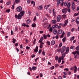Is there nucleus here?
Masks as SVG:
<instances>
[{
	"instance_id": "obj_1",
	"label": "nucleus",
	"mask_w": 79,
	"mask_h": 79,
	"mask_svg": "<svg viewBox=\"0 0 79 79\" xmlns=\"http://www.w3.org/2000/svg\"><path fill=\"white\" fill-rule=\"evenodd\" d=\"M58 27V25L55 24L52 26L51 27V24H49V27H47V29H48V31L50 32H52L53 29H55Z\"/></svg>"
},
{
	"instance_id": "obj_2",
	"label": "nucleus",
	"mask_w": 79,
	"mask_h": 79,
	"mask_svg": "<svg viewBox=\"0 0 79 79\" xmlns=\"http://www.w3.org/2000/svg\"><path fill=\"white\" fill-rule=\"evenodd\" d=\"M22 16H23L19 14L18 15H15V18H17L18 19H21L22 18Z\"/></svg>"
},
{
	"instance_id": "obj_3",
	"label": "nucleus",
	"mask_w": 79,
	"mask_h": 79,
	"mask_svg": "<svg viewBox=\"0 0 79 79\" xmlns=\"http://www.w3.org/2000/svg\"><path fill=\"white\" fill-rule=\"evenodd\" d=\"M22 10V7L20 6H19L16 8V10L18 12H21Z\"/></svg>"
},
{
	"instance_id": "obj_4",
	"label": "nucleus",
	"mask_w": 79,
	"mask_h": 79,
	"mask_svg": "<svg viewBox=\"0 0 79 79\" xmlns=\"http://www.w3.org/2000/svg\"><path fill=\"white\" fill-rule=\"evenodd\" d=\"M61 16L60 15H59L57 16V23H59L60 21V20H61Z\"/></svg>"
},
{
	"instance_id": "obj_5",
	"label": "nucleus",
	"mask_w": 79,
	"mask_h": 79,
	"mask_svg": "<svg viewBox=\"0 0 79 79\" xmlns=\"http://www.w3.org/2000/svg\"><path fill=\"white\" fill-rule=\"evenodd\" d=\"M68 19H67L64 22V24H62V26L63 27L66 26V25L68 24Z\"/></svg>"
},
{
	"instance_id": "obj_6",
	"label": "nucleus",
	"mask_w": 79,
	"mask_h": 79,
	"mask_svg": "<svg viewBox=\"0 0 79 79\" xmlns=\"http://www.w3.org/2000/svg\"><path fill=\"white\" fill-rule=\"evenodd\" d=\"M61 49V53H63L64 52H65V50H66V47L64 46L62 47V48Z\"/></svg>"
},
{
	"instance_id": "obj_7",
	"label": "nucleus",
	"mask_w": 79,
	"mask_h": 79,
	"mask_svg": "<svg viewBox=\"0 0 79 79\" xmlns=\"http://www.w3.org/2000/svg\"><path fill=\"white\" fill-rule=\"evenodd\" d=\"M43 8V7L42 5H41L40 6H38L37 7V9L38 10H42Z\"/></svg>"
},
{
	"instance_id": "obj_8",
	"label": "nucleus",
	"mask_w": 79,
	"mask_h": 79,
	"mask_svg": "<svg viewBox=\"0 0 79 79\" xmlns=\"http://www.w3.org/2000/svg\"><path fill=\"white\" fill-rule=\"evenodd\" d=\"M62 11L63 13H65L67 11V9L65 8L64 9H63L62 10Z\"/></svg>"
},
{
	"instance_id": "obj_9",
	"label": "nucleus",
	"mask_w": 79,
	"mask_h": 79,
	"mask_svg": "<svg viewBox=\"0 0 79 79\" xmlns=\"http://www.w3.org/2000/svg\"><path fill=\"white\" fill-rule=\"evenodd\" d=\"M49 6H50V4L48 5H46L44 7V8L45 10H47L48 9L49 7Z\"/></svg>"
},
{
	"instance_id": "obj_10",
	"label": "nucleus",
	"mask_w": 79,
	"mask_h": 79,
	"mask_svg": "<svg viewBox=\"0 0 79 79\" xmlns=\"http://www.w3.org/2000/svg\"><path fill=\"white\" fill-rule=\"evenodd\" d=\"M76 23L77 24H79V17H77L76 19Z\"/></svg>"
},
{
	"instance_id": "obj_11",
	"label": "nucleus",
	"mask_w": 79,
	"mask_h": 79,
	"mask_svg": "<svg viewBox=\"0 0 79 79\" xmlns=\"http://www.w3.org/2000/svg\"><path fill=\"white\" fill-rule=\"evenodd\" d=\"M77 67H76V66H74V73H76V72H77Z\"/></svg>"
},
{
	"instance_id": "obj_12",
	"label": "nucleus",
	"mask_w": 79,
	"mask_h": 79,
	"mask_svg": "<svg viewBox=\"0 0 79 79\" xmlns=\"http://www.w3.org/2000/svg\"><path fill=\"white\" fill-rule=\"evenodd\" d=\"M19 14L23 16L24 15V10H22L20 12V13H19Z\"/></svg>"
},
{
	"instance_id": "obj_13",
	"label": "nucleus",
	"mask_w": 79,
	"mask_h": 79,
	"mask_svg": "<svg viewBox=\"0 0 79 79\" xmlns=\"http://www.w3.org/2000/svg\"><path fill=\"white\" fill-rule=\"evenodd\" d=\"M69 47H68L66 49V53L67 54L69 52Z\"/></svg>"
},
{
	"instance_id": "obj_14",
	"label": "nucleus",
	"mask_w": 79,
	"mask_h": 79,
	"mask_svg": "<svg viewBox=\"0 0 79 79\" xmlns=\"http://www.w3.org/2000/svg\"><path fill=\"white\" fill-rule=\"evenodd\" d=\"M62 32H63V31L61 30H59L58 31V34H62Z\"/></svg>"
},
{
	"instance_id": "obj_15",
	"label": "nucleus",
	"mask_w": 79,
	"mask_h": 79,
	"mask_svg": "<svg viewBox=\"0 0 79 79\" xmlns=\"http://www.w3.org/2000/svg\"><path fill=\"white\" fill-rule=\"evenodd\" d=\"M35 52H38V46H36L34 50Z\"/></svg>"
},
{
	"instance_id": "obj_16",
	"label": "nucleus",
	"mask_w": 79,
	"mask_h": 79,
	"mask_svg": "<svg viewBox=\"0 0 79 79\" xmlns=\"http://www.w3.org/2000/svg\"><path fill=\"white\" fill-rule=\"evenodd\" d=\"M52 22L54 24H56V21L55 19H54L52 20Z\"/></svg>"
},
{
	"instance_id": "obj_17",
	"label": "nucleus",
	"mask_w": 79,
	"mask_h": 79,
	"mask_svg": "<svg viewBox=\"0 0 79 79\" xmlns=\"http://www.w3.org/2000/svg\"><path fill=\"white\" fill-rule=\"evenodd\" d=\"M26 23L27 24H29L31 23V20L29 19H27L26 21Z\"/></svg>"
},
{
	"instance_id": "obj_18",
	"label": "nucleus",
	"mask_w": 79,
	"mask_h": 79,
	"mask_svg": "<svg viewBox=\"0 0 79 79\" xmlns=\"http://www.w3.org/2000/svg\"><path fill=\"white\" fill-rule=\"evenodd\" d=\"M44 27H48V26H49V24L48 25L47 23H46L44 25Z\"/></svg>"
},
{
	"instance_id": "obj_19",
	"label": "nucleus",
	"mask_w": 79,
	"mask_h": 79,
	"mask_svg": "<svg viewBox=\"0 0 79 79\" xmlns=\"http://www.w3.org/2000/svg\"><path fill=\"white\" fill-rule=\"evenodd\" d=\"M55 44V42L54 41H52L51 42V44L52 45H54Z\"/></svg>"
},
{
	"instance_id": "obj_20",
	"label": "nucleus",
	"mask_w": 79,
	"mask_h": 79,
	"mask_svg": "<svg viewBox=\"0 0 79 79\" xmlns=\"http://www.w3.org/2000/svg\"><path fill=\"white\" fill-rule=\"evenodd\" d=\"M70 48L72 50H74V49L75 48V46H72L70 47Z\"/></svg>"
},
{
	"instance_id": "obj_21",
	"label": "nucleus",
	"mask_w": 79,
	"mask_h": 79,
	"mask_svg": "<svg viewBox=\"0 0 79 79\" xmlns=\"http://www.w3.org/2000/svg\"><path fill=\"white\" fill-rule=\"evenodd\" d=\"M57 32V31L56 30V29L54 30L53 31V34H56Z\"/></svg>"
},
{
	"instance_id": "obj_22",
	"label": "nucleus",
	"mask_w": 79,
	"mask_h": 79,
	"mask_svg": "<svg viewBox=\"0 0 79 79\" xmlns=\"http://www.w3.org/2000/svg\"><path fill=\"white\" fill-rule=\"evenodd\" d=\"M31 26L32 27H35L36 26V24L35 23H33L31 25Z\"/></svg>"
},
{
	"instance_id": "obj_23",
	"label": "nucleus",
	"mask_w": 79,
	"mask_h": 79,
	"mask_svg": "<svg viewBox=\"0 0 79 79\" xmlns=\"http://www.w3.org/2000/svg\"><path fill=\"white\" fill-rule=\"evenodd\" d=\"M31 68L32 70H33V71H34L35 70H36V67L33 66Z\"/></svg>"
},
{
	"instance_id": "obj_24",
	"label": "nucleus",
	"mask_w": 79,
	"mask_h": 79,
	"mask_svg": "<svg viewBox=\"0 0 79 79\" xmlns=\"http://www.w3.org/2000/svg\"><path fill=\"white\" fill-rule=\"evenodd\" d=\"M71 35V32H69L67 33V37H69L70 35Z\"/></svg>"
},
{
	"instance_id": "obj_25",
	"label": "nucleus",
	"mask_w": 79,
	"mask_h": 79,
	"mask_svg": "<svg viewBox=\"0 0 79 79\" xmlns=\"http://www.w3.org/2000/svg\"><path fill=\"white\" fill-rule=\"evenodd\" d=\"M61 57H60L59 58V59L58 60V63H61Z\"/></svg>"
},
{
	"instance_id": "obj_26",
	"label": "nucleus",
	"mask_w": 79,
	"mask_h": 79,
	"mask_svg": "<svg viewBox=\"0 0 79 79\" xmlns=\"http://www.w3.org/2000/svg\"><path fill=\"white\" fill-rule=\"evenodd\" d=\"M64 32L63 31L62 35L60 36V38H63V35H64Z\"/></svg>"
},
{
	"instance_id": "obj_27",
	"label": "nucleus",
	"mask_w": 79,
	"mask_h": 79,
	"mask_svg": "<svg viewBox=\"0 0 79 79\" xmlns=\"http://www.w3.org/2000/svg\"><path fill=\"white\" fill-rule=\"evenodd\" d=\"M42 54L43 56H45V51L43 50L42 51Z\"/></svg>"
},
{
	"instance_id": "obj_28",
	"label": "nucleus",
	"mask_w": 79,
	"mask_h": 79,
	"mask_svg": "<svg viewBox=\"0 0 79 79\" xmlns=\"http://www.w3.org/2000/svg\"><path fill=\"white\" fill-rule=\"evenodd\" d=\"M12 42H13V44H15V42H16V39L14 38L12 39Z\"/></svg>"
},
{
	"instance_id": "obj_29",
	"label": "nucleus",
	"mask_w": 79,
	"mask_h": 79,
	"mask_svg": "<svg viewBox=\"0 0 79 79\" xmlns=\"http://www.w3.org/2000/svg\"><path fill=\"white\" fill-rule=\"evenodd\" d=\"M15 2L16 3H19V2H20V0H15Z\"/></svg>"
},
{
	"instance_id": "obj_30",
	"label": "nucleus",
	"mask_w": 79,
	"mask_h": 79,
	"mask_svg": "<svg viewBox=\"0 0 79 79\" xmlns=\"http://www.w3.org/2000/svg\"><path fill=\"white\" fill-rule=\"evenodd\" d=\"M70 6H71V4L69 2L67 4V6L68 8H69L70 7Z\"/></svg>"
},
{
	"instance_id": "obj_31",
	"label": "nucleus",
	"mask_w": 79,
	"mask_h": 79,
	"mask_svg": "<svg viewBox=\"0 0 79 79\" xmlns=\"http://www.w3.org/2000/svg\"><path fill=\"white\" fill-rule=\"evenodd\" d=\"M54 68H55V67L54 66H52V67H51L50 68V69H51V70L54 69Z\"/></svg>"
},
{
	"instance_id": "obj_32",
	"label": "nucleus",
	"mask_w": 79,
	"mask_h": 79,
	"mask_svg": "<svg viewBox=\"0 0 79 79\" xmlns=\"http://www.w3.org/2000/svg\"><path fill=\"white\" fill-rule=\"evenodd\" d=\"M62 17L64 19L66 18V16L65 15H62Z\"/></svg>"
},
{
	"instance_id": "obj_33",
	"label": "nucleus",
	"mask_w": 79,
	"mask_h": 79,
	"mask_svg": "<svg viewBox=\"0 0 79 79\" xmlns=\"http://www.w3.org/2000/svg\"><path fill=\"white\" fill-rule=\"evenodd\" d=\"M63 73L64 75H65V76H67V75H68V73L65 72H63Z\"/></svg>"
},
{
	"instance_id": "obj_34",
	"label": "nucleus",
	"mask_w": 79,
	"mask_h": 79,
	"mask_svg": "<svg viewBox=\"0 0 79 79\" xmlns=\"http://www.w3.org/2000/svg\"><path fill=\"white\" fill-rule=\"evenodd\" d=\"M43 37L45 39H47V35L45 34L43 35Z\"/></svg>"
},
{
	"instance_id": "obj_35",
	"label": "nucleus",
	"mask_w": 79,
	"mask_h": 79,
	"mask_svg": "<svg viewBox=\"0 0 79 79\" xmlns=\"http://www.w3.org/2000/svg\"><path fill=\"white\" fill-rule=\"evenodd\" d=\"M72 5H73V6H74L75 5V4H76L75 3V2H74V1H72Z\"/></svg>"
},
{
	"instance_id": "obj_36",
	"label": "nucleus",
	"mask_w": 79,
	"mask_h": 79,
	"mask_svg": "<svg viewBox=\"0 0 79 79\" xmlns=\"http://www.w3.org/2000/svg\"><path fill=\"white\" fill-rule=\"evenodd\" d=\"M76 49L77 50H79V45L77 46L76 47Z\"/></svg>"
},
{
	"instance_id": "obj_37",
	"label": "nucleus",
	"mask_w": 79,
	"mask_h": 79,
	"mask_svg": "<svg viewBox=\"0 0 79 79\" xmlns=\"http://www.w3.org/2000/svg\"><path fill=\"white\" fill-rule=\"evenodd\" d=\"M36 41V39H34V41H33V45L35 44V42Z\"/></svg>"
},
{
	"instance_id": "obj_38",
	"label": "nucleus",
	"mask_w": 79,
	"mask_h": 79,
	"mask_svg": "<svg viewBox=\"0 0 79 79\" xmlns=\"http://www.w3.org/2000/svg\"><path fill=\"white\" fill-rule=\"evenodd\" d=\"M62 40L64 42H65V41H66V38L64 37L63 38Z\"/></svg>"
},
{
	"instance_id": "obj_39",
	"label": "nucleus",
	"mask_w": 79,
	"mask_h": 79,
	"mask_svg": "<svg viewBox=\"0 0 79 79\" xmlns=\"http://www.w3.org/2000/svg\"><path fill=\"white\" fill-rule=\"evenodd\" d=\"M60 2L59 1H58L57 2V5H60Z\"/></svg>"
},
{
	"instance_id": "obj_40",
	"label": "nucleus",
	"mask_w": 79,
	"mask_h": 79,
	"mask_svg": "<svg viewBox=\"0 0 79 79\" xmlns=\"http://www.w3.org/2000/svg\"><path fill=\"white\" fill-rule=\"evenodd\" d=\"M75 8L74 7V6L72 5V10H74Z\"/></svg>"
},
{
	"instance_id": "obj_41",
	"label": "nucleus",
	"mask_w": 79,
	"mask_h": 79,
	"mask_svg": "<svg viewBox=\"0 0 79 79\" xmlns=\"http://www.w3.org/2000/svg\"><path fill=\"white\" fill-rule=\"evenodd\" d=\"M6 11L7 13H9L10 11V9L6 10Z\"/></svg>"
},
{
	"instance_id": "obj_42",
	"label": "nucleus",
	"mask_w": 79,
	"mask_h": 79,
	"mask_svg": "<svg viewBox=\"0 0 79 79\" xmlns=\"http://www.w3.org/2000/svg\"><path fill=\"white\" fill-rule=\"evenodd\" d=\"M67 4H68V2H66L64 3V6H66V5H67Z\"/></svg>"
},
{
	"instance_id": "obj_43",
	"label": "nucleus",
	"mask_w": 79,
	"mask_h": 79,
	"mask_svg": "<svg viewBox=\"0 0 79 79\" xmlns=\"http://www.w3.org/2000/svg\"><path fill=\"white\" fill-rule=\"evenodd\" d=\"M57 52H61V49H60L57 50Z\"/></svg>"
},
{
	"instance_id": "obj_44",
	"label": "nucleus",
	"mask_w": 79,
	"mask_h": 79,
	"mask_svg": "<svg viewBox=\"0 0 79 79\" xmlns=\"http://www.w3.org/2000/svg\"><path fill=\"white\" fill-rule=\"evenodd\" d=\"M47 44L48 45H50V43L49 41H47Z\"/></svg>"
},
{
	"instance_id": "obj_45",
	"label": "nucleus",
	"mask_w": 79,
	"mask_h": 79,
	"mask_svg": "<svg viewBox=\"0 0 79 79\" xmlns=\"http://www.w3.org/2000/svg\"><path fill=\"white\" fill-rule=\"evenodd\" d=\"M64 70H65L67 72L69 71V69L68 68H66L64 69Z\"/></svg>"
},
{
	"instance_id": "obj_46",
	"label": "nucleus",
	"mask_w": 79,
	"mask_h": 79,
	"mask_svg": "<svg viewBox=\"0 0 79 79\" xmlns=\"http://www.w3.org/2000/svg\"><path fill=\"white\" fill-rule=\"evenodd\" d=\"M62 46V43H60L59 44V47H61Z\"/></svg>"
},
{
	"instance_id": "obj_47",
	"label": "nucleus",
	"mask_w": 79,
	"mask_h": 79,
	"mask_svg": "<svg viewBox=\"0 0 79 79\" xmlns=\"http://www.w3.org/2000/svg\"><path fill=\"white\" fill-rule=\"evenodd\" d=\"M42 47H43V45L40 44V48H42Z\"/></svg>"
},
{
	"instance_id": "obj_48",
	"label": "nucleus",
	"mask_w": 79,
	"mask_h": 79,
	"mask_svg": "<svg viewBox=\"0 0 79 79\" xmlns=\"http://www.w3.org/2000/svg\"><path fill=\"white\" fill-rule=\"evenodd\" d=\"M28 15H29V16H31V12L28 11Z\"/></svg>"
},
{
	"instance_id": "obj_49",
	"label": "nucleus",
	"mask_w": 79,
	"mask_h": 79,
	"mask_svg": "<svg viewBox=\"0 0 79 79\" xmlns=\"http://www.w3.org/2000/svg\"><path fill=\"white\" fill-rule=\"evenodd\" d=\"M74 37H72L71 38V39H70V40H74Z\"/></svg>"
},
{
	"instance_id": "obj_50",
	"label": "nucleus",
	"mask_w": 79,
	"mask_h": 79,
	"mask_svg": "<svg viewBox=\"0 0 79 79\" xmlns=\"http://www.w3.org/2000/svg\"><path fill=\"white\" fill-rule=\"evenodd\" d=\"M58 56H56L55 57L56 60H58Z\"/></svg>"
},
{
	"instance_id": "obj_51",
	"label": "nucleus",
	"mask_w": 79,
	"mask_h": 79,
	"mask_svg": "<svg viewBox=\"0 0 79 79\" xmlns=\"http://www.w3.org/2000/svg\"><path fill=\"white\" fill-rule=\"evenodd\" d=\"M58 66H59V65L58 64H56L55 65V68H56V67H58Z\"/></svg>"
},
{
	"instance_id": "obj_52",
	"label": "nucleus",
	"mask_w": 79,
	"mask_h": 79,
	"mask_svg": "<svg viewBox=\"0 0 79 79\" xmlns=\"http://www.w3.org/2000/svg\"><path fill=\"white\" fill-rule=\"evenodd\" d=\"M26 49H27V50H28V49H30V47L28 46H27L26 47Z\"/></svg>"
},
{
	"instance_id": "obj_53",
	"label": "nucleus",
	"mask_w": 79,
	"mask_h": 79,
	"mask_svg": "<svg viewBox=\"0 0 79 79\" xmlns=\"http://www.w3.org/2000/svg\"><path fill=\"white\" fill-rule=\"evenodd\" d=\"M40 77H42L43 76V75H42V73H41L40 74Z\"/></svg>"
},
{
	"instance_id": "obj_54",
	"label": "nucleus",
	"mask_w": 79,
	"mask_h": 79,
	"mask_svg": "<svg viewBox=\"0 0 79 79\" xmlns=\"http://www.w3.org/2000/svg\"><path fill=\"white\" fill-rule=\"evenodd\" d=\"M41 52H42V50H40L39 51V54H40V53H41Z\"/></svg>"
},
{
	"instance_id": "obj_55",
	"label": "nucleus",
	"mask_w": 79,
	"mask_h": 79,
	"mask_svg": "<svg viewBox=\"0 0 79 79\" xmlns=\"http://www.w3.org/2000/svg\"><path fill=\"white\" fill-rule=\"evenodd\" d=\"M18 30V27H15V31H17Z\"/></svg>"
},
{
	"instance_id": "obj_56",
	"label": "nucleus",
	"mask_w": 79,
	"mask_h": 79,
	"mask_svg": "<svg viewBox=\"0 0 79 79\" xmlns=\"http://www.w3.org/2000/svg\"><path fill=\"white\" fill-rule=\"evenodd\" d=\"M75 28H72L71 29V31H72V32H73V31H74V30Z\"/></svg>"
},
{
	"instance_id": "obj_57",
	"label": "nucleus",
	"mask_w": 79,
	"mask_h": 79,
	"mask_svg": "<svg viewBox=\"0 0 79 79\" xmlns=\"http://www.w3.org/2000/svg\"><path fill=\"white\" fill-rule=\"evenodd\" d=\"M40 34H43V33H44V31H40Z\"/></svg>"
},
{
	"instance_id": "obj_58",
	"label": "nucleus",
	"mask_w": 79,
	"mask_h": 79,
	"mask_svg": "<svg viewBox=\"0 0 79 79\" xmlns=\"http://www.w3.org/2000/svg\"><path fill=\"white\" fill-rule=\"evenodd\" d=\"M63 1H64V0H60L59 2H60V3H63Z\"/></svg>"
},
{
	"instance_id": "obj_59",
	"label": "nucleus",
	"mask_w": 79,
	"mask_h": 79,
	"mask_svg": "<svg viewBox=\"0 0 79 79\" xmlns=\"http://www.w3.org/2000/svg\"><path fill=\"white\" fill-rule=\"evenodd\" d=\"M36 16L33 19L34 21H35V20H36Z\"/></svg>"
},
{
	"instance_id": "obj_60",
	"label": "nucleus",
	"mask_w": 79,
	"mask_h": 79,
	"mask_svg": "<svg viewBox=\"0 0 79 79\" xmlns=\"http://www.w3.org/2000/svg\"><path fill=\"white\" fill-rule=\"evenodd\" d=\"M76 53H77V55H79V52L78 51H77L76 52Z\"/></svg>"
},
{
	"instance_id": "obj_61",
	"label": "nucleus",
	"mask_w": 79,
	"mask_h": 79,
	"mask_svg": "<svg viewBox=\"0 0 79 79\" xmlns=\"http://www.w3.org/2000/svg\"><path fill=\"white\" fill-rule=\"evenodd\" d=\"M10 2H9L7 3L6 4L7 5H10Z\"/></svg>"
},
{
	"instance_id": "obj_62",
	"label": "nucleus",
	"mask_w": 79,
	"mask_h": 79,
	"mask_svg": "<svg viewBox=\"0 0 79 79\" xmlns=\"http://www.w3.org/2000/svg\"><path fill=\"white\" fill-rule=\"evenodd\" d=\"M74 69V66L72 67L71 68H70V69L71 70H73V69Z\"/></svg>"
},
{
	"instance_id": "obj_63",
	"label": "nucleus",
	"mask_w": 79,
	"mask_h": 79,
	"mask_svg": "<svg viewBox=\"0 0 79 79\" xmlns=\"http://www.w3.org/2000/svg\"><path fill=\"white\" fill-rule=\"evenodd\" d=\"M46 15L47 16V17H48V18H50V15L48 14H46Z\"/></svg>"
},
{
	"instance_id": "obj_64",
	"label": "nucleus",
	"mask_w": 79,
	"mask_h": 79,
	"mask_svg": "<svg viewBox=\"0 0 79 79\" xmlns=\"http://www.w3.org/2000/svg\"><path fill=\"white\" fill-rule=\"evenodd\" d=\"M77 11H78V10H79V6L77 7Z\"/></svg>"
}]
</instances>
